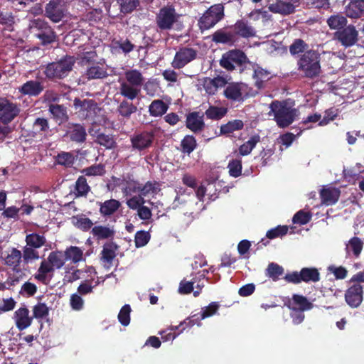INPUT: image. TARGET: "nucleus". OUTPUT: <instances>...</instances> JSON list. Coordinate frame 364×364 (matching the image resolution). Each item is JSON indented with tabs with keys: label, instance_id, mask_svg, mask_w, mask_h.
I'll return each instance as SVG.
<instances>
[{
	"label": "nucleus",
	"instance_id": "1",
	"mask_svg": "<svg viewBox=\"0 0 364 364\" xmlns=\"http://www.w3.org/2000/svg\"><path fill=\"white\" fill-rule=\"evenodd\" d=\"M321 53L317 50L310 49L300 55L297 62L298 70L304 77L314 79L321 73Z\"/></svg>",
	"mask_w": 364,
	"mask_h": 364
},
{
	"label": "nucleus",
	"instance_id": "2",
	"mask_svg": "<svg viewBox=\"0 0 364 364\" xmlns=\"http://www.w3.org/2000/svg\"><path fill=\"white\" fill-rule=\"evenodd\" d=\"M75 63V57L66 55L58 61L48 63L43 73L49 80L63 79L71 72Z\"/></svg>",
	"mask_w": 364,
	"mask_h": 364
},
{
	"label": "nucleus",
	"instance_id": "3",
	"mask_svg": "<svg viewBox=\"0 0 364 364\" xmlns=\"http://www.w3.org/2000/svg\"><path fill=\"white\" fill-rule=\"evenodd\" d=\"M249 60L244 52L240 50H231L222 55L220 65L228 71L237 70L242 73L249 63Z\"/></svg>",
	"mask_w": 364,
	"mask_h": 364
},
{
	"label": "nucleus",
	"instance_id": "4",
	"mask_svg": "<svg viewBox=\"0 0 364 364\" xmlns=\"http://www.w3.org/2000/svg\"><path fill=\"white\" fill-rule=\"evenodd\" d=\"M297 109L292 108L287 100H274V121L279 127L289 126L295 119Z\"/></svg>",
	"mask_w": 364,
	"mask_h": 364
},
{
	"label": "nucleus",
	"instance_id": "5",
	"mask_svg": "<svg viewBox=\"0 0 364 364\" xmlns=\"http://www.w3.org/2000/svg\"><path fill=\"white\" fill-rule=\"evenodd\" d=\"M225 17V7L223 4L210 6L200 17L198 25L201 31L208 30L214 27Z\"/></svg>",
	"mask_w": 364,
	"mask_h": 364
},
{
	"label": "nucleus",
	"instance_id": "6",
	"mask_svg": "<svg viewBox=\"0 0 364 364\" xmlns=\"http://www.w3.org/2000/svg\"><path fill=\"white\" fill-rule=\"evenodd\" d=\"M284 279L290 284H298L304 283H316L320 281L321 275L316 267H303L299 272L294 271L287 273Z\"/></svg>",
	"mask_w": 364,
	"mask_h": 364
},
{
	"label": "nucleus",
	"instance_id": "7",
	"mask_svg": "<svg viewBox=\"0 0 364 364\" xmlns=\"http://www.w3.org/2000/svg\"><path fill=\"white\" fill-rule=\"evenodd\" d=\"M157 26L161 30H170L178 20V14L173 5L160 9L156 18Z\"/></svg>",
	"mask_w": 364,
	"mask_h": 364
},
{
	"label": "nucleus",
	"instance_id": "8",
	"mask_svg": "<svg viewBox=\"0 0 364 364\" xmlns=\"http://www.w3.org/2000/svg\"><path fill=\"white\" fill-rule=\"evenodd\" d=\"M21 112L17 103L10 101L6 97H0V122L7 125L11 123Z\"/></svg>",
	"mask_w": 364,
	"mask_h": 364
},
{
	"label": "nucleus",
	"instance_id": "9",
	"mask_svg": "<svg viewBox=\"0 0 364 364\" xmlns=\"http://www.w3.org/2000/svg\"><path fill=\"white\" fill-rule=\"evenodd\" d=\"M154 139L155 133L154 131L135 132L130 137L132 149L140 152L148 149L152 146Z\"/></svg>",
	"mask_w": 364,
	"mask_h": 364
},
{
	"label": "nucleus",
	"instance_id": "10",
	"mask_svg": "<svg viewBox=\"0 0 364 364\" xmlns=\"http://www.w3.org/2000/svg\"><path fill=\"white\" fill-rule=\"evenodd\" d=\"M32 28H36L38 32L36 34L42 44L47 45L53 43L56 40V34L53 29L44 20L38 18L33 21Z\"/></svg>",
	"mask_w": 364,
	"mask_h": 364
},
{
	"label": "nucleus",
	"instance_id": "11",
	"mask_svg": "<svg viewBox=\"0 0 364 364\" xmlns=\"http://www.w3.org/2000/svg\"><path fill=\"white\" fill-rule=\"evenodd\" d=\"M75 109L78 116L83 119L93 118L96 114L97 104L93 100L85 99L81 100L75 98L73 101Z\"/></svg>",
	"mask_w": 364,
	"mask_h": 364
},
{
	"label": "nucleus",
	"instance_id": "12",
	"mask_svg": "<svg viewBox=\"0 0 364 364\" xmlns=\"http://www.w3.org/2000/svg\"><path fill=\"white\" fill-rule=\"evenodd\" d=\"M198 52L192 48L182 47L176 53L171 62L174 69H181L197 57Z\"/></svg>",
	"mask_w": 364,
	"mask_h": 364
},
{
	"label": "nucleus",
	"instance_id": "13",
	"mask_svg": "<svg viewBox=\"0 0 364 364\" xmlns=\"http://www.w3.org/2000/svg\"><path fill=\"white\" fill-rule=\"evenodd\" d=\"M334 35L335 38L346 48L351 47L358 40V31L352 24L345 26L340 31H337Z\"/></svg>",
	"mask_w": 364,
	"mask_h": 364
},
{
	"label": "nucleus",
	"instance_id": "14",
	"mask_svg": "<svg viewBox=\"0 0 364 364\" xmlns=\"http://www.w3.org/2000/svg\"><path fill=\"white\" fill-rule=\"evenodd\" d=\"M232 29L236 41L239 38H250L256 36L257 31L252 23L245 18L237 20L234 25L229 27Z\"/></svg>",
	"mask_w": 364,
	"mask_h": 364
},
{
	"label": "nucleus",
	"instance_id": "15",
	"mask_svg": "<svg viewBox=\"0 0 364 364\" xmlns=\"http://www.w3.org/2000/svg\"><path fill=\"white\" fill-rule=\"evenodd\" d=\"M363 299V288L360 284H353L345 293V300L351 308L358 307Z\"/></svg>",
	"mask_w": 364,
	"mask_h": 364
},
{
	"label": "nucleus",
	"instance_id": "16",
	"mask_svg": "<svg viewBox=\"0 0 364 364\" xmlns=\"http://www.w3.org/2000/svg\"><path fill=\"white\" fill-rule=\"evenodd\" d=\"M204 114L199 112H192L186 115V127L193 133H200L205 127Z\"/></svg>",
	"mask_w": 364,
	"mask_h": 364
},
{
	"label": "nucleus",
	"instance_id": "17",
	"mask_svg": "<svg viewBox=\"0 0 364 364\" xmlns=\"http://www.w3.org/2000/svg\"><path fill=\"white\" fill-rule=\"evenodd\" d=\"M285 304L291 310L301 311L311 310L314 306L313 304L306 296L297 294H293L291 299H289Z\"/></svg>",
	"mask_w": 364,
	"mask_h": 364
},
{
	"label": "nucleus",
	"instance_id": "18",
	"mask_svg": "<svg viewBox=\"0 0 364 364\" xmlns=\"http://www.w3.org/2000/svg\"><path fill=\"white\" fill-rule=\"evenodd\" d=\"M55 269L48 260L43 259L38 269L37 273L33 275L36 280L44 285H48L50 282Z\"/></svg>",
	"mask_w": 364,
	"mask_h": 364
},
{
	"label": "nucleus",
	"instance_id": "19",
	"mask_svg": "<svg viewBox=\"0 0 364 364\" xmlns=\"http://www.w3.org/2000/svg\"><path fill=\"white\" fill-rule=\"evenodd\" d=\"M14 318L16 328L23 331L29 327L33 321V317L29 316V310L26 307H21L14 312Z\"/></svg>",
	"mask_w": 364,
	"mask_h": 364
},
{
	"label": "nucleus",
	"instance_id": "20",
	"mask_svg": "<svg viewBox=\"0 0 364 364\" xmlns=\"http://www.w3.org/2000/svg\"><path fill=\"white\" fill-rule=\"evenodd\" d=\"M345 13L350 18H360L364 16V0H348Z\"/></svg>",
	"mask_w": 364,
	"mask_h": 364
},
{
	"label": "nucleus",
	"instance_id": "21",
	"mask_svg": "<svg viewBox=\"0 0 364 364\" xmlns=\"http://www.w3.org/2000/svg\"><path fill=\"white\" fill-rule=\"evenodd\" d=\"M46 16L53 22H59L64 16L60 0H50L46 6Z\"/></svg>",
	"mask_w": 364,
	"mask_h": 364
},
{
	"label": "nucleus",
	"instance_id": "22",
	"mask_svg": "<svg viewBox=\"0 0 364 364\" xmlns=\"http://www.w3.org/2000/svg\"><path fill=\"white\" fill-rule=\"evenodd\" d=\"M223 95L226 99L232 102H243L244 97L242 92V84L230 82L225 87Z\"/></svg>",
	"mask_w": 364,
	"mask_h": 364
},
{
	"label": "nucleus",
	"instance_id": "23",
	"mask_svg": "<svg viewBox=\"0 0 364 364\" xmlns=\"http://www.w3.org/2000/svg\"><path fill=\"white\" fill-rule=\"evenodd\" d=\"M43 90V85L38 80H28L18 88V91L21 95L32 97L38 96Z\"/></svg>",
	"mask_w": 364,
	"mask_h": 364
},
{
	"label": "nucleus",
	"instance_id": "24",
	"mask_svg": "<svg viewBox=\"0 0 364 364\" xmlns=\"http://www.w3.org/2000/svg\"><path fill=\"white\" fill-rule=\"evenodd\" d=\"M117 249L118 245L114 242L104 244L100 254V259L105 264L107 268H109L112 265L113 260L117 256L116 252Z\"/></svg>",
	"mask_w": 364,
	"mask_h": 364
},
{
	"label": "nucleus",
	"instance_id": "25",
	"mask_svg": "<svg viewBox=\"0 0 364 364\" xmlns=\"http://www.w3.org/2000/svg\"><path fill=\"white\" fill-rule=\"evenodd\" d=\"M67 134L72 141L83 143L86 140L87 132L85 127L80 124H69Z\"/></svg>",
	"mask_w": 364,
	"mask_h": 364
},
{
	"label": "nucleus",
	"instance_id": "26",
	"mask_svg": "<svg viewBox=\"0 0 364 364\" xmlns=\"http://www.w3.org/2000/svg\"><path fill=\"white\" fill-rule=\"evenodd\" d=\"M22 259V252L13 247L7 256L4 258V264L10 267L16 273L21 272L20 264Z\"/></svg>",
	"mask_w": 364,
	"mask_h": 364
},
{
	"label": "nucleus",
	"instance_id": "27",
	"mask_svg": "<svg viewBox=\"0 0 364 364\" xmlns=\"http://www.w3.org/2000/svg\"><path fill=\"white\" fill-rule=\"evenodd\" d=\"M212 41L216 43L233 45L237 41L232 29L226 31L225 29L217 30L212 36Z\"/></svg>",
	"mask_w": 364,
	"mask_h": 364
},
{
	"label": "nucleus",
	"instance_id": "28",
	"mask_svg": "<svg viewBox=\"0 0 364 364\" xmlns=\"http://www.w3.org/2000/svg\"><path fill=\"white\" fill-rule=\"evenodd\" d=\"M341 191L336 188H322L320 191V198L323 204L331 205L339 199Z\"/></svg>",
	"mask_w": 364,
	"mask_h": 364
},
{
	"label": "nucleus",
	"instance_id": "29",
	"mask_svg": "<svg viewBox=\"0 0 364 364\" xmlns=\"http://www.w3.org/2000/svg\"><path fill=\"white\" fill-rule=\"evenodd\" d=\"M93 237L97 240L112 239L115 235L113 228L105 225H95L91 230Z\"/></svg>",
	"mask_w": 364,
	"mask_h": 364
},
{
	"label": "nucleus",
	"instance_id": "30",
	"mask_svg": "<svg viewBox=\"0 0 364 364\" xmlns=\"http://www.w3.org/2000/svg\"><path fill=\"white\" fill-rule=\"evenodd\" d=\"M48 110L58 124L66 122L69 119L67 108L63 105L50 104Z\"/></svg>",
	"mask_w": 364,
	"mask_h": 364
},
{
	"label": "nucleus",
	"instance_id": "31",
	"mask_svg": "<svg viewBox=\"0 0 364 364\" xmlns=\"http://www.w3.org/2000/svg\"><path fill=\"white\" fill-rule=\"evenodd\" d=\"M84 76L87 80L105 79L109 76L107 70L98 64H94L87 68Z\"/></svg>",
	"mask_w": 364,
	"mask_h": 364
},
{
	"label": "nucleus",
	"instance_id": "32",
	"mask_svg": "<svg viewBox=\"0 0 364 364\" xmlns=\"http://www.w3.org/2000/svg\"><path fill=\"white\" fill-rule=\"evenodd\" d=\"M119 94L123 96L125 100H134L141 92L140 87L132 85L129 83L119 80Z\"/></svg>",
	"mask_w": 364,
	"mask_h": 364
},
{
	"label": "nucleus",
	"instance_id": "33",
	"mask_svg": "<svg viewBox=\"0 0 364 364\" xmlns=\"http://www.w3.org/2000/svg\"><path fill=\"white\" fill-rule=\"evenodd\" d=\"M137 107L130 100H123L117 107V113L119 116L126 119H129L132 114L136 113Z\"/></svg>",
	"mask_w": 364,
	"mask_h": 364
},
{
	"label": "nucleus",
	"instance_id": "34",
	"mask_svg": "<svg viewBox=\"0 0 364 364\" xmlns=\"http://www.w3.org/2000/svg\"><path fill=\"white\" fill-rule=\"evenodd\" d=\"M121 81L141 88L144 82V77L139 70H127L124 72V80Z\"/></svg>",
	"mask_w": 364,
	"mask_h": 364
},
{
	"label": "nucleus",
	"instance_id": "35",
	"mask_svg": "<svg viewBox=\"0 0 364 364\" xmlns=\"http://www.w3.org/2000/svg\"><path fill=\"white\" fill-rule=\"evenodd\" d=\"M50 130L48 120L43 117H37L33 124L31 133L33 136L46 135Z\"/></svg>",
	"mask_w": 364,
	"mask_h": 364
},
{
	"label": "nucleus",
	"instance_id": "36",
	"mask_svg": "<svg viewBox=\"0 0 364 364\" xmlns=\"http://www.w3.org/2000/svg\"><path fill=\"white\" fill-rule=\"evenodd\" d=\"M100 213L104 216H110L114 214L121 206V203L116 199L107 200L105 202L99 203Z\"/></svg>",
	"mask_w": 364,
	"mask_h": 364
},
{
	"label": "nucleus",
	"instance_id": "37",
	"mask_svg": "<svg viewBox=\"0 0 364 364\" xmlns=\"http://www.w3.org/2000/svg\"><path fill=\"white\" fill-rule=\"evenodd\" d=\"M347 23L346 15L343 16L340 13L330 16L326 20V23L331 30L340 31L346 26Z\"/></svg>",
	"mask_w": 364,
	"mask_h": 364
},
{
	"label": "nucleus",
	"instance_id": "38",
	"mask_svg": "<svg viewBox=\"0 0 364 364\" xmlns=\"http://www.w3.org/2000/svg\"><path fill=\"white\" fill-rule=\"evenodd\" d=\"M299 0H277L274 4V13L290 14L294 11V4Z\"/></svg>",
	"mask_w": 364,
	"mask_h": 364
},
{
	"label": "nucleus",
	"instance_id": "39",
	"mask_svg": "<svg viewBox=\"0 0 364 364\" xmlns=\"http://www.w3.org/2000/svg\"><path fill=\"white\" fill-rule=\"evenodd\" d=\"M228 112L227 107L210 105L203 114L207 119L218 121L223 118Z\"/></svg>",
	"mask_w": 364,
	"mask_h": 364
},
{
	"label": "nucleus",
	"instance_id": "40",
	"mask_svg": "<svg viewBox=\"0 0 364 364\" xmlns=\"http://www.w3.org/2000/svg\"><path fill=\"white\" fill-rule=\"evenodd\" d=\"M91 191L85 176H80L75 181L74 194L76 197H86Z\"/></svg>",
	"mask_w": 364,
	"mask_h": 364
},
{
	"label": "nucleus",
	"instance_id": "41",
	"mask_svg": "<svg viewBox=\"0 0 364 364\" xmlns=\"http://www.w3.org/2000/svg\"><path fill=\"white\" fill-rule=\"evenodd\" d=\"M168 109V105L163 100H154L149 107V112L152 117H161L167 112Z\"/></svg>",
	"mask_w": 364,
	"mask_h": 364
},
{
	"label": "nucleus",
	"instance_id": "42",
	"mask_svg": "<svg viewBox=\"0 0 364 364\" xmlns=\"http://www.w3.org/2000/svg\"><path fill=\"white\" fill-rule=\"evenodd\" d=\"M47 260L54 269H61L66 262V258L63 252L60 250L52 251L50 252Z\"/></svg>",
	"mask_w": 364,
	"mask_h": 364
},
{
	"label": "nucleus",
	"instance_id": "43",
	"mask_svg": "<svg viewBox=\"0 0 364 364\" xmlns=\"http://www.w3.org/2000/svg\"><path fill=\"white\" fill-rule=\"evenodd\" d=\"M244 127V123L240 119H234L229 121L228 123L221 125L220 129V134L226 135L230 134L235 131H239Z\"/></svg>",
	"mask_w": 364,
	"mask_h": 364
},
{
	"label": "nucleus",
	"instance_id": "44",
	"mask_svg": "<svg viewBox=\"0 0 364 364\" xmlns=\"http://www.w3.org/2000/svg\"><path fill=\"white\" fill-rule=\"evenodd\" d=\"M259 141L260 137L259 135L252 136L248 141L240 146L238 149L239 154L240 156L249 155Z\"/></svg>",
	"mask_w": 364,
	"mask_h": 364
},
{
	"label": "nucleus",
	"instance_id": "45",
	"mask_svg": "<svg viewBox=\"0 0 364 364\" xmlns=\"http://www.w3.org/2000/svg\"><path fill=\"white\" fill-rule=\"evenodd\" d=\"M120 11L124 14L132 13L140 5L139 0H117Z\"/></svg>",
	"mask_w": 364,
	"mask_h": 364
},
{
	"label": "nucleus",
	"instance_id": "46",
	"mask_svg": "<svg viewBox=\"0 0 364 364\" xmlns=\"http://www.w3.org/2000/svg\"><path fill=\"white\" fill-rule=\"evenodd\" d=\"M95 142L107 149H114L117 146V142L112 134H98Z\"/></svg>",
	"mask_w": 364,
	"mask_h": 364
},
{
	"label": "nucleus",
	"instance_id": "47",
	"mask_svg": "<svg viewBox=\"0 0 364 364\" xmlns=\"http://www.w3.org/2000/svg\"><path fill=\"white\" fill-rule=\"evenodd\" d=\"M197 141L193 135H186L181 141V151L189 155L197 147Z\"/></svg>",
	"mask_w": 364,
	"mask_h": 364
},
{
	"label": "nucleus",
	"instance_id": "48",
	"mask_svg": "<svg viewBox=\"0 0 364 364\" xmlns=\"http://www.w3.org/2000/svg\"><path fill=\"white\" fill-rule=\"evenodd\" d=\"M26 245L33 248L38 249L46 243V239L44 235H40L37 233H31L26 235Z\"/></svg>",
	"mask_w": 364,
	"mask_h": 364
},
{
	"label": "nucleus",
	"instance_id": "49",
	"mask_svg": "<svg viewBox=\"0 0 364 364\" xmlns=\"http://www.w3.org/2000/svg\"><path fill=\"white\" fill-rule=\"evenodd\" d=\"M66 261L71 260L73 263H77L82 260L83 256L82 250L77 246H70L64 252Z\"/></svg>",
	"mask_w": 364,
	"mask_h": 364
},
{
	"label": "nucleus",
	"instance_id": "50",
	"mask_svg": "<svg viewBox=\"0 0 364 364\" xmlns=\"http://www.w3.org/2000/svg\"><path fill=\"white\" fill-rule=\"evenodd\" d=\"M309 45L302 39L296 38L289 46V52L294 56L308 50Z\"/></svg>",
	"mask_w": 364,
	"mask_h": 364
},
{
	"label": "nucleus",
	"instance_id": "51",
	"mask_svg": "<svg viewBox=\"0 0 364 364\" xmlns=\"http://www.w3.org/2000/svg\"><path fill=\"white\" fill-rule=\"evenodd\" d=\"M141 184L134 180H127L125 181V186L122 191L124 196H131L133 193H139L141 194Z\"/></svg>",
	"mask_w": 364,
	"mask_h": 364
},
{
	"label": "nucleus",
	"instance_id": "52",
	"mask_svg": "<svg viewBox=\"0 0 364 364\" xmlns=\"http://www.w3.org/2000/svg\"><path fill=\"white\" fill-rule=\"evenodd\" d=\"M73 225L77 228L86 232L92 228L93 223L89 218L85 215H80L74 218Z\"/></svg>",
	"mask_w": 364,
	"mask_h": 364
},
{
	"label": "nucleus",
	"instance_id": "53",
	"mask_svg": "<svg viewBox=\"0 0 364 364\" xmlns=\"http://www.w3.org/2000/svg\"><path fill=\"white\" fill-rule=\"evenodd\" d=\"M74 162V156L70 152H61L56 156V163L65 167H72Z\"/></svg>",
	"mask_w": 364,
	"mask_h": 364
},
{
	"label": "nucleus",
	"instance_id": "54",
	"mask_svg": "<svg viewBox=\"0 0 364 364\" xmlns=\"http://www.w3.org/2000/svg\"><path fill=\"white\" fill-rule=\"evenodd\" d=\"M160 191V184L156 181H147L144 186L141 185V195L145 197L149 194L156 195Z\"/></svg>",
	"mask_w": 364,
	"mask_h": 364
},
{
	"label": "nucleus",
	"instance_id": "55",
	"mask_svg": "<svg viewBox=\"0 0 364 364\" xmlns=\"http://www.w3.org/2000/svg\"><path fill=\"white\" fill-rule=\"evenodd\" d=\"M220 305L217 301H213L208 306L202 308L200 318H207L218 314Z\"/></svg>",
	"mask_w": 364,
	"mask_h": 364
},
{
	"label": "nucleus",
	"instance_id": "56",
	"mask_svg": "<svg viewBox=\"0 0 364 364\" xmlns=\"http://www.w3.org/2000/svg\"><path fill=\"white\" fill-rule=\"evenodd\" d=\"M312 218V214L309 211H304V210H300L297 213H295L292 218V222L294 224L299 225H306Z\"/></svg>",
	"mask_w": 364,
	"mask_h": 364
},
{
	"label": "nucleus",
	"instance_id": "57",
	"mask_svg": "<svg viewBox=\"0 0 364 364\" xmlns=\"http://www.w3.org/2000/svg\"><path fill=\"white\" fill-rule=\"evenodd\" d=\"M228 168L231 176L237 178L242 173V160L240 159H232L229 161Z\"/></svg>",
	"mask_w": 364,
	"mask_h": 364
},
{
	"label": "nucleus",
	"instance_id": "58",
	"mask_svg": "<svg viewBox=\"0 0 364 364\" xmlns=\"http://www.w3.org/2000/svg\"><path fill=\"white\" fill-rule=\"evenodd\" d=\"M15 23V16L11 11L0 9V24L11 28Z\"/></svg>",
	"mask_w": 364,
	"mask_h": 364
},
{
	"label": "nucleus",
	"instance_id": "59",
	"mask_svg": "<svg viewBox=\"0 0 364 364\" xmlns=\"http://www.w3.org/2000/svg\"><path fill=\"white\" fill-rule=\"evenodd\" d=\"M131 311L132 309L129 304H125L121 308L118 314V320L122 326H127L129 324Z\"/></svg>",
	"mask_w": 364,
	"mask_h": 364
},
{
	"label": "nucleus",
	"instance_id": "60",
	"mask_svg": "<svg viewBox=\"0 0 364 364\" xmlns=\"http://www.w3.org/2000/svg\"><path fill=\"white\" fill-rule=\"evenodd\" d=\"M22 258L25 263H28L31 260L39 259V254L36 248L26 245L23 249Z\"/></svg>",
	"mask_w": 364,
	"mask_h": 364
},
{
	"label": "nucleus",
	"instance_id": "61",
	"mask_svg": "<svg viewBox=\"0 0 364 364\" xmlns=\"http://www.w3.org/2000/svg\"><path fill=\"white\" fill-rule=\"evenodd\" d=\"M150 234L149 232L140 230L136 232L134 237L135 246L141 247L145 246L150 240Z\"/></svg>",
	"mask_w": 364,
	"mask_h": 364
},
{
	"label": "nucleus",
	"instance_id": "62",
	"mask_svg": "<svg viewBox=\"0 0 364 364\" xmlns=\"http://www.w3.org/2000/svg\"><path fill=\"white\" fill-rule=\"evenodd\" d=\"M49 314V309L44 303H38L33 308V317L38 318H43Z\"/></svg>",
	"mask_w": 364,
	"mask_h": 364
},
{
	"label": "nucleus",
	"instance_id": "63",
	"mask_svg": "<svg viewBox=\"0 0 364 364\" xmlns=\"http://www.w3.org/2000/svg\"><path fill=\"white\" fill-rule=\"evenodd\" d=\"M363 167L357 164L356 165L348 168L345 169L343 173L346 178L350 180H357L360 177V174L363 172Z\"/></svg>",
	"mask_w": 364,
	"mask_h": 364
},
{
	"label": "nucleus",
	"instance_id": "64",
	"mask_svg": "<svg viewBox=\"0 0 364 364\" xmlns=\"http://www.w3.org/2000/svg\"><path fill=\"white\" fill-rule=\"evenodd\" d=\"M305 4L310 9H328L330 7L329 0H305Z\"/></svg>",
	"mask_w": 364,
	"mask_h": 364
}]
</instances>
